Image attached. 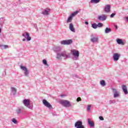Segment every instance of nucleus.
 <instances>
[{
	"label": "nucleus",
	"instance_id": "nucleus-8",
	"mask_svg": "<svg viewBox=\"0 0 128 128\" xmlns=\"http://www.w3.org/2000/svg\"><path fill=\"white\" fill-rule=\"evenodd\" d=\"M23 104L26 106H28L30 104V102L28 100L24 99L23 100Z\"/></svg>",
	"mask_w": 128,
	"mask_h": 128
},
{
	"label": "nucleus",
	"instance_id": "nucleus-13",
	"mask_svg": "<svg viewBox=\"0 0 128 128\" xmlns=\"http://www.w3.org/2000/svg\"><path fill=\"white\" fill-rule=\"evenodd\" d=\"M88 124L92 128L94 126V122L92 121L90 118L88 119Z\"/></svg>",
	"mask_w": 128,
	"mask_h": 128
},
{
	"label": "nucleus",
	"instance_id": "nucleus-19",
	"mask_svg": "<svg viewBox=\"0 0 128 128\" xmlns=\"http://www.w3.org/2000/svg\"><path fill=\"white\" fill-rule=\"evenodd\" d=\"M100 0H91L90 2L92 4H98Z\"/></svg>",
	"mask_w": 128,
	"mask_h": 128
},
{
	"label": "nucleus",
	"instance_id": "nucleus-26",
	"mask_svg": "<svg viewBox=\"0 0 128 128\" xmlns=\"http://www.w3.org/2000/svg\"><path fill=\"white\" fill-rule=\"evenodd\" d=\"M12 122H14V124H18V120H16V119L13 118L12 120Z\"/></svg>",
	"mask_w": 128,
	"mask_h": 128
},
{
	"label": "nucleus",
	"instance_id": "nucleus-24",
	"mask_svg": "<svg viewBox=\"0 0 128 128\" xmlns=\"http://www.w3.org/2000/svg\"><path fill=\"white\" fill-rule=\"evenodd\" d=\"M78 14V11H76L74 13H72L71 16L74 18V16H76V14Z\"/></svg>",
	"mask_w": 128,
	"mask_h": 128
},
{
	"label": "nucleus",
	"instance_id": "nucleus-5",
	"mask_svg": "<svg viewBox=\"0 0 128 128\" xmlns=\"http://www.w3.org/2000/svg\"><path fill=\"white\" fill-rule=\"evenodd\" d=\"M72 44V40H62L61 42V44Z\"/></svg>",
	"mask_w": 128,
	"mask_h": 128
},
{
	"label": "nucleus",
	"instance_id": "nucleus-33",
	"mask_svg": "<svg viewBox=\"0 0 128 128\" xmlns=\"http://www.w3.org/2000/svg\"><path fill=\"white\" fill-rule=\"evenodd\" d=\"M76 100H77L78 102H80V100H82V98L78 97V98H77Z\"/></svg>",
	"mask_w": 128,
	"mask_h": 128
},
{
	"label": "nucleus",
	"instance_id": "nucleus-9",
	"mask_svg": "<svg viewBox=\"0 0 128 128\" xmlns=\"http://www.w3.org/2000/svg\"><path fill=\"white\" fill-rule=\"evenodd\" d=\"M62 56H63L64 58H68V55L64 53L58 54L57 58L60 60Z\"/></svg>",
	"mask_w": 128,
	"mask_h": 128
},
{
	"label": "nucleus",
	"instance_id": "nucleus-1",
	"mask_svg": "<svg viewBox=\"0 0 128 128\" xmlns=\"http://www.w3.org/2000/svg\"><path fill=\"white\" fill-rule=\"evenodd\" d=\"M60 104H62L65 108H70V102L68 100H61L60 101Z\"/></svg>",
	"mask_w": 128,
	"mask_h": 128
},
{
	"label": "nucleus",
	"instance_id": "nucleus-38",
	"mask_svg": "<svg viewBox=\"0 0 128 128\" xmlns=\"http://www.w3.org/2000/svg\"><path fill=\"white\" fill-rule=\"evenodd\" d=\"M24 40H26V39L24 38V39L22 40V41H23V42H24Z\"/></svg>",
	"mask_w": 128,
	"mask_h": 128
},
{
	"label": "nucleus",
	"instance_id": "nucleus-32",
	"mask_svg": "<svg viewBox=\"0 0 128 128\" xmlns=\"http://www.w3.org/2000/svg\"><path fill=\"white\" fill-rule=\"evenodd\" d=\"M114 16H116V14L113 13V14H111L110 16V18H114Z\"/></svg>",
	"mask_w": 128,
	"mask_h": 128
},
{
	"label": "nucleus",
	"instance_id": "nucleus-35",
	"mask_svg": "<svg viewBox=\"0 0 128 128\" xmlns=\"http://www.w3.org/2000/svg\"><path fill=\"white\" fill-rule=\"evenodd\" d=\"M85 24H88V22H85Z\"/></svg>",
	"mask_w": 128,
	"mask_h": 128
},
{
	"label": "nucleus",
	"instance_id": "nucleus-29",
	"mask_svg": "<svg viewBox=\"0 0 128 128\" xmlns=\"http://www.w3.org/2000/svg\"><path fill=\"white\" fill-rule=\"evenodd\" d=\"M102 26H104L102 23H98V24H97V27L98 26V28H102Z\"/></svg>",
	"mask_w": 128,
	"mask_h": 128
},
{
	"label": "nucleus",
	"instance_id": "nucleus-17",
	"mask_svg": "<svg viewBox=\"0 0 128 128\" xmlns=\"http://www.w3.org/2000/svg\"><path fill=\"white\" fill-rule=\"evenodd\" d=\"M116 42L118 44H122V46H124V42H122V40L121 39H117Z\"/></svg>",
	"mask_w": 128,
	"mask_h": 128
},
{
	"label": "nucleus",
	"instance_id": "nucleus-3",
	"mask_svg": "<svg viewBox=\"0 0 128 128\" xmlns=\"http://www.w3.org/2000/svg\"><path fill=\"white\" fill-rule=\"evenodd\" d=\"M43 104L45 106H46V108H50V110L52 108V106L50 104V102H48L46 100H44L42 101Z\"/></svg>",
	"mask_w": 128,
	"mask_h": 128
},
{
	"label": "nucleus",
	"instance_id": "nucleus-15",
	"mask_svg": "<svg viewBox=\"0 0 128 128\" xmlns=\"http://www.w3.org/2000/svg\"><path fill=\"white\" fill-rule=\"evenodd\" d=\"M69 28L71 30V32H74V24L72 23H70L69 26Z\"/></svg>",
	"mask_w": 128,
	"mask_h": 128
},
{
	"label": "nucleus",
	"instance_id": "nucleus-10",
	"mask_svg": "<svg viewBox=\"0 0 128 128\" xmlns=\"http://www.w3.org/2000/svg\"><path fill=\"white\" fill-rule=\"evenodd\" d=\"M104 10L105 12H110V5H106L104 7Z\"/></svg>",
	"mask_w": 128,
	"mask_h": 128
},
{
	"label": "nucleus",
	"instance_id": "nucleus-40",
	"mask_svg": "<svg viewBox=\"0 0 128 128\" xmlns=\"http://www.w3.org/2000/svg\"><path fill=\"white\" fill-rule=\"evenodd\" d=\"M116 28H118V26H116Z\"/></svg>",
	"mask_w": 128,
	"mask_h": 128
},
{
	"label": "nucleus",
	"instance_id": "nucleus-11",
	"mask_svg": "<svg viewBox=\"0 0 128 128\" xmlns=\"http://www.w3.org/2000/svg\"><path fill=\"white\" fill-rule=\"evenodd\" d=\"M99 20H102V22L106 20V15H102L98 16Z\"/></svg>",
	"mask_w": 128,
	"mask_h": 128
},
{
	"label": "nucleus",
	"instance_id": "nucleus-7",
	"mask_svg": "<svg viewBox=\"0 0 128 128\" xmlns=\"http://www.w3.org/2000/svg\"><path fill=\"white\" fill-rule=\"evenodd\" d=\"M20 68L21 70H24V72H24L25 76H28V68H26V66H20Z\"/></svg>",
	"mask_w": 128,
	"mask_h": 128
},
{
	"label": "nucleus",
	"instance_id": "nucleus-25",
	"mask_svg": "<svg viewBox=\"0 0 128 128\" xmlns=\"http://www.w3.org/2000/svg\"><path fill=\"white\" fill-rule=\"evenodd\" d=\"M42 14L48 16V11L46 10H44L43 12H42Z\"/></svg>",
	"mask_w": 128,
	"mask_h": 128
},
{
	"label": "nucleus",
	"instance_id": "nucleus-41",
	"mask_svg": "<svg viewBox=\"0 0 128 128\" xmlns=\"http://www.w3.org/2000/svg\"><path fill=\"white\" fill-rule=\"evenodd\" d=\"M60 96H62V95H60Z\"/></svg>",
	"mask_w": 128,
	"mask_h": 128
},
{
	"label": "nucleus",
	"instance_id": "nucleus-4",
	"mask_svg": "<svg viewBox=\"0 0 128 128\" xmlns=\"http://www.w3.org/2000/svg\"><path fill=\"white\" fill-rule=\"evenodd\" d=\"M120 54L118 53H114L113 54V59L114 62H118V60H120Z\"/></svg>",
	"mask_w": 128,
	"mask_h": 128
},
{
	"label": "nucleus",
	"instance_id": "nucleus-12",
	"mask_svg": "<svg viewBox=\"0 0 128 128\" xmlns=\"http://www.w3.org/2000/svg\"><path fill=\"white\" fill-rule=\"evenodd\" d=\"M112 90L113 91V92H115V94H114V98H117V96H120L118 92L116 90V88H112Z\"/></svg>",
	"mask_w": 128,
	"mask_h": 128
},
{
	"label": "nucleus",
	"instance_id": "nucleus-16",
	"mask_svg": "<svg viewBox=\"0 0 128 128\" xmlns=\"http://www.w3.org/2000/svg\"><path fill=\"white\" fill-rule=\"evenodd\" d=\"M90 40L92 42H96L98 40V37H93L90 39Z\"/></svg>",
	"mask_w": 128,
	"mask_h": 128
},
{
	"label": "nucleus",
	"instance_id": "nucleus-31",
	"mask_svg": "<svg viewBox=\"0 0 128 128\" xmlns=\"http://www.w3.org/2000/svg\"><path fill=\"white\" fill-rule=\"evenodd\" d=\"M99 118H100V120H104V117L103 116H99Z\"/></svg>",
	"mask_w": 128,
	"mask_h": 128
},
{
	"label": "nucleus",
	"instance_id": "nucleus-21",
	"mask_svg": "<svg viewBox=\"0 0 128 128\" xmlns=\"http://www.w3.org/2000/svg\"><path fill=\"white\" fill-rule=\"evenodd\" d=\"M72 16L70 15L67 20V22H70L72 20Z\"/></svg>",
	"mask_w": 128,
	"mask_h": 128
},
{
	"label": "nucleus",
	"instance_id": "nucleus-34",
	"mask_svg": "<svg viewBox=\"0 0 128 128\" xmlns=\"http://www.w3.org/2000/svg\"><path fill=\"white\" fill-rule=\"evenodd\" d=\"M8 45H4V48H8Z\"/></svg>",
	"mask_w": 128,
	"mask_h": 128
},
{
	"label": "nucleus",
	"instance_id": "nucleus-2",
	"mask_svg": "<svg viewBox=\"0 0 128 128\" xmlns=\"http://www.w3.org/2000/svg\"><path fill=\"white\" fill-rule=\"evenodd\" d=\"M76 128H84V126L82 125V122L77 121L74 124Z\"/></svg>",
	"mask_w": 128,
	"mask_h": 128
},
{
	"label": "nucleus",
	"instance_id": "nucleus-20",
	"mask_svg": "<svg viewBox=\"0 0 128 128\" xmlns=\"http://www.w3.org/2000/svg\"><path fill=\"white\" fill-rule=\"evenodd\" d=\"M112 32L110 28H106L105 30L106 34H108V32Z\"/></svg>",
	"mask_w": 128,
	"mask_h": 128
},
{
	"label": "nucleus",
	"instance_id": "nucleus-30",
	"mask_svg": "<svg viewBox=\"0 0 128 128\" xmlns=\"http://www.w3.org/2000/svg\"><path fill=\"white\" fill-rule=\"evenodd\" d=\"M90 108H92V106L90 105H88L87 107V110L89 112L90 110Z\"/></svg>",
	"mask_w": 128,
	"mask_h": 128
},
{
	"label": "nucleus",
	"instance_id": "nucleus-27",
	"mask_svg": "<svg viewBox=\"0 0 128 128\" xmlns=\"http://www.w3.org/2000/svg\"><path fill=\"white\" fill-rule=\"evenodd\" d=\"M92 28H98V24H92Z\"/></svg>",
	"mask_w": 128,
	"mask_h": 128
},
{
	"label": "nucleus",
	"instance_id": "nucleus-36",
	"mask_svg": "<svg viewBox=\"0 0 128 128\" xmlns=\"http://www.w3.org/2000/svg\"><path fill=\"white\" fill-rule=\"evenodd\" d=\"M22 36H26V34H22Z\"/></svg>",
	"mask_w": 128,
	"mask_h": 128
},
{
	"label": "nucleus",
	"instance_id": "nucleus-37",
	"mask_svg": "<svg viewBox=\"0 0 128 128\" xmlns=\"http://www.w3.org/2000/svg\"><path fill=\"white\" fill-rule=\"evenodd\" d=\"M20 109L19 110V111L18 112V114H20Z\"/></svg>",
	"mask_w": 128,
	"mask_h": 128
},
{
	"label": "nucleus",
	"instance_id": "nucleus-28",
	"mask_svg": "<svg viewBox=\"0 0 128 128\" xmlns=\"http://www.w3.org/2000/svg\"><path fill=\"white\" fill-rule=\"evenodd\" d=\"M11 90H12V92H14V94H16V89L14 88H12Z\"/></svg>",
	"mask_w": 128,
	"mask_h": 128
},
{
	"label": "nucleus",
	"instance_id": "nucleus-18",
	"mask_svg": "<svg viewBox=\"0 0 128 128\" xmlns=\"http://www.w3.org/2000/svg\"><path fill=\"white\" fill-rule=\"evenodd\" d=\"M25 34H26V36H27V38H26L27 40H28V41L30 40H32V38H30V34H28V32H26Z\"/></svg>",
	"mask_w": 128,
	"mask_h": 128
},
{
	"label": "nucleus",
	"instance_id": "nucleus-14",
	"mask_svg": "<svg viewBox=\"0 0 128 128\" xmlns=\"http://www.w3.org/2000/svg\"><path fill=\"white\" fill-rule=\"evenodd\" d=\"M122 88L125 94H128V89L126 88V85H123Z\"/></svg>",
	"mask_w": 128,
	"mask_h": 128
},
{
	"label": "nucleus",
	"instance_id": "nucleus-39",
	"mask_svg": "<svg viewBox=\"0 0 128 128\" xmlns=\"http://www.w3.org/2000/svg\"><path fill=\"white\" fill-rule=\"evenodd\" d=\"M0 32H2V30H0Z\"/></svg>",
	"mask_w": 128,
	"mask_h": 128
},
{
	"label": "nucleus",
	"instance_id": "nucleus-6",
	"mask_svg": "<svg viewBox=\"0 0 128 128\" xmlns=\"http://www.w3.org/2000/svg\"><path fill=\"white\" fill-rule=\"evenodd\" d=\"M71 53L73 54V56H77V58L80 56V52H78V50H71Z\"/></svg>",
	"mask_w": 128,
	"mask_h": 128
},
{
	"label": "nucleus",
	"instance_id": "nucleus-23",
	"mask_svg": "<svg viewBox=\"0 0 128 128\" xmlns=\"http://www.w3.org/2000/svg\"><path fill=\"white\" fill-rule=\"evenodd\" d=\"M100 84L101 86H106V82H104V80H101Z\"/></svg>",
	"mask_w": 128,
	"mask_h": 128
},
{
	"label": "nucleus",
	"instance_id": "nucleus-22",
	"mask_svg": "<svg viewBox=\"0 0 128 128\" xmlns=\"http://www.w3.org/2000/svg\"><path fill=\"white\" fill-rule=\"evenodd\" d=\"M42 62H43V64H44L45 66H48V62H46V60H42Z\"/></svg>",
	"mask_w": 128,
	"mask_h": 128
}]
</instances>
